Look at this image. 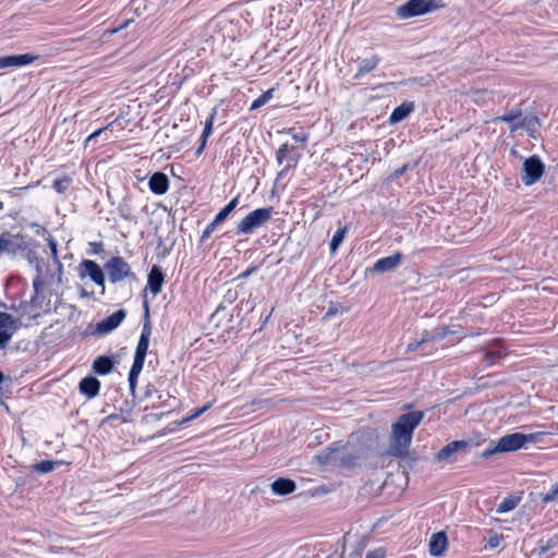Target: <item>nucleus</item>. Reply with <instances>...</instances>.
<instances>
[{
    "label": "nucleus",
    "instance_id": "nucleus-1",
    "mask_svg": "<svg viewBox=\"0 0 558 558\" xmlns=\"http://www.w3.org/2000/svg\"><path fill=\"white\" fill-rule=\"evenodd\" d=\"M424 417L422 411H413L399 416L391 426L389 453L397 458H404L409 452L414 429Z\"/></svg>",
    "mask_w": 558,
    "mask_h": 558
},
{
    "label": "nucleus",
    "instance_id": "nucleus-2",
    "mask_svg": "<svg viewBox=\"0 0 558 558\" xmlns=\"http://www.w3.org/2000/svg\"><path fill=\"white\" fill-rule=\"evenodd\" d=\"M542 435L543 433L529 435L522 433H513L505 435L504 437L499 438L497 442L493 441L490 446L482 452V457L489 458L500 452L517 451L525 447L526 444L536 442Z\"/></svg>",
    "mask_w": 558,
    "mask_h": 558
},
{
    "label": "nucleus",
    "instance_id": "nucleus-3",
    "mask_svg": "<svg viewBox=\"0 0 558 558\" xmlns=\"http://www.w3.org/2000/svg\"><path fill=\"white\" fill-rule=\"evenodd\" d=\"M151 335V327L150 325L144 324L136 349L134 354L133 364L131 366L130 373H129V385L132 392H134L137 378L144 367L145 357L147 354L148 345H149V338Z\"/></svg>",
    "mask_w": 558,
    "mask_h": 558
},
{
    "label": "nucleus",
    "instance_id": "nucleus-4",
    "mask_svg": "<svg viewBox=\"0 0 558 558\" xmlns=\"http://www.w3.org/2000/svg\"><path fill=\"white\" fill-rule=\"evenodd\" d=\"M272 207L257 208L248 213L236 226L238 234H250L265 226L272 217Z\"/></svg>",
    "mask_w": 558,
    "mask_h": 558
},
{
    "label": "nucleus",
    "instance_id": "nucleus-5",
    "mask_svg": "<svg viewBox=\"0 0 558 558\" xmlns=\"http://www.w3.org/2000/svg\"><path fill=\"white\" fill-rule=\"evenodd\" d=\"M438 8L435 0H409L397 9L400 19H410L432 12Z\"/></svg>",
    "mask_w": 558,
    "mask_h": 558
},
{
    "label": "nucleus",
    "instance_id": "nucleus-6",
    "mask_svg": "<svg viewBox=\"0 0 558 558\" xmlns=\"http://www.w3.org/2000/svg\"><path fill=\"white\" fill-rule=\"evenodd\" d=\"M105 270L107 271L110 282L117 283L124 279H135V275L131 269V266L120 256L111 257L105 264Z\"/></svg>",
    "mask_w": 558,
    "mask_h": 558
},
{
    "label": "nucleus",
    "instance_id": "nucleus-7",
    "mask_svg": "<svg viewBox=\"0 0 558 558\" xmlns=\"http://www.w3.org/2000/svg\"><path fill=\"white\" fill-rule=\"evenodd\" d=\"M317 460L322 464H339L344 468L354 466L356 463V457L341 451L338 447H328L325 451L317 456Z\"/></svg>",
    "mask_w": 558,
    "mask_h": 558
},
{
    "label": "nucleus",
    "instance_id": "nucleus-8",
    "mask_svg": "<svg viewBox=\"0 0 558 558\" xmlns=\"http://www.w3.org/2000/svg\"><path fill=\"white\" fill-rule=\"evenodd\" d=\"M544 173V165L537 156L527 158L523 163V173L521 177L525 185L536 183Z\"/></svg>",
    "mask_w": 558,
    "mask_h": 558
},
{
    "label": "nucleus",
    "instance_id": "nucleus-9",
    "mask_svg": "<svg viewBox=\"0 0 558 558\" xmlns=\"http://www.w3.org/2000/svg\"><path fill=\"white\" fill-rule=\"evenodd\" d=\"M81 274L80 276L83 277H89L90 280L102 288H105V276L102 272V269L100 266L90 259H84L80 264Z\"/></svg>",
    "mask_w": 558,
    "mask_h": 558
},
{
    "label": "nucleus",
    "instance_id": "nucleus-10",
    "mask_svg": "<svg viewBox=\"0 0 558 558\" xmlns=\"http://www.w3.org/2000/svg\"><path fill=\"white\" fill-rule=\"evenodd\" d=\"M126 316V312L124 310H118L101 322H99L96 326V333L98 335H107L118 328L121 323L124 320Z\"/></svg>",
    "mask_w": 558,
    "mask_h": 558
},
{
    "label": "nucleus",
    "instance_id": "nucleus-11",
    "mask_svg": "<svg viewBox=\"0 0 558 558\" xmlns=\"http://www.w3.org/2000/svg\"><path fill=\"white\" fill-rule=\"evenodd\" d=\"M37 59L38 56L33 53L0 57V70L9 68H21L34 62Z\"/></svg>",
    "mask_w": 558,
    "mask_h": 558
},
{
    "label": "nucleus",
    "instance_id": "nucleus-12",
    "mask_svg": "<svg viewBox=\"0 0 558 558\" xmlns=\"http://www.w3.org/2000/svg\"><path fill=\"white\" fill-rule=\"evenodd\" d=\"M469 441H465V440H453L451 442H449L448 445H446L442 449H440L436 456H435V459L436 461L438 462H446L449 460V458L459 452V451H464L469 448Z\"/></svg>",
    "mask_w": 558,
    "mask_h": 558
},
{
    "label": "nucleus",
    "instance_id": "nucleus-13",
    "mask_svg": "<svg viewBox=\"0 0 558 558\" xmlns=\"http://www.w3.org/2000/svg\"><path fill=\"white\" fill-rule=\"evenodd\" d=\"M163 281L165 275L161 267L154 265L147 277L146 290H149L153 295H157L161 292Z\"/></svg>",
    "mask_w": 558,
    "mask_h": 558
},
{
    "label": "nucleus",
    "instance_id": "nucleus-14",
    "mask_svg": "<svg viewBox=\"0 0 558 558\" xmlns=\"http://www.w3.org/2000/svg\"><path fill=\"white\" fill-rule=\"evenodd\" d=\"M401 260H402V254L399 252L395 253L390 256L383 257L374 264L373 271L379 272V274L391 271L400 265Z\"/></svg>",
    "mask_w": 558,
    "mask_h": 558
},
{
    "label": "nucleus",
    "instance_id": "nucleus-15",
    "mask_svg": "<svg viewBox=\"0 0 558 558\" xmlns=\"http://www.w3.org/2000/svg\"><path fill=\"white\" fill-rule=\"evenodd\" d=\"M149 190L156 195H163L169 190V179L163 172H155L148 181Z\"/></svg>",
    "mask_w": 558,
    "mask_h": 558
},
{
    "label": "nucleus",
    "instance_id": "nucleus-16",
    "mask_svg": "<svg viewBox=\"0 0 558 558\" xmlns=\"http://www.w3.org/2000/svg\"><path fill=\"white\" fill-rule=\"evenodd\" d=\"M414 110L412 101H405L393 109L389 117L390 124H396L407 119Z\"/></svg>",
    "mask_w": 558,
    "mask_h": 558
},
{
    "label": "nucleus",
    "instance_id": "nucleus-17",
    "mask_svg": "<svg viewBox=\"0 0 558 558\" xmlns=\"http://www.w3.org/2000/svg\"><path fill=\"white\" fill-rule=\"evenodd\" d=\"M448 546V539L444 532L436 533L429 542V553L435 557L441 556Z\"/></svg>",
    "mask_w": 558,
    "mask_h": 558
},
{
    "label": "nucleus",
    "instance_id": "nucleus-18",
    "mask_svg": "<svg viewBox=\"0 0 558 558\" xmlns=\"http://www.w3.org/2000/svg\"><path fill=\"white\" fill-rule=\"evenodd\" d=\"M100 381L95 377H85L80 381V391L88 399L95 398L99 393Z\"/></svg>",
    "mask_w": 558,
    "mask_h": 558
},
{
    "label": "nucleus",
    "instance_id": "nucleus-19",
    "mask_svg": "<svg viewBox=\"0 0 558 558\" xmlns=\"http://www.w3.org/2000/svg\"><path fill=\"white\" fill-rule=\"evenodd\" d=\"M296 489V484L290 478H278L271 484V492L278 496H286Z\"/></svg>",
    "mask_w": 558,
    "mask_h": 558
},
{
    "label": "nucleus",
    "instance_id": "nucleus-20",
    "mask_svg": "<svg viewBox=\"0 0 558 558\" xmlns=\"http://www.w3.org/2000/svg\"><path fill=\"white\" fill-rule=\"evenodd\" d=\"M379 62H380V58L376 54L372 56L371 58L362 59L359 62V68H357L356 73L354 74L353 78L360 80L365 74L374 71L377 68V65L379 64Z\"/></svg>",
    "mask_w": 558,
    "mask_h": 558
},
{
    "label": "nucleus",
    "instance_id": "nucleus-21",
    "mask_svg": "<svg viewBox=\"0 0 558 558\" xmlns=\"http://www.w3.org/2000/svg\"><path fill=\"white\" fill-rule=\"evenodd\" d=\"M539 126V120L535 116H529L522 118L518 124H513L509 126V131L511 133L517 132L520 129H525L531 135H533L534 132L537 131Z\"/></svg>",
    "mask_w": 558,
    "mask_h": 558
},
{
    "label": "nucleus",
    "instance_id": "nucleus-22",
    "mask_svg": "<svg viewBox=\"0 0 558 558\" xmlns=\"http://www.w3.org/2000/svg\"><path fill=\"white\" fill-rule=\"evenodd\" d=\"M113 368V361L109 356H98L93 363V371L98 375H108Z\"/></svg>",
    "mask_w": 558,
    "mask_h": 558
},
{
    "label": "nucleus",
    "instance_id": "nucleus-23",
    "mask_svg": "<svg viewBox=\"0 0 558 558\" xmlns=\"http://www.w3.org/2000/svg\"><path fill=\"white\" fill-rule=\"evenodd\" d=\"M557 538L551 537L548 539H541L537 544V546L531 551V556H537V558H541L542 556L548 554L550 550H553L557 546Z\"/></svg>",
    "mask_w": 558,
    "mask_h": 558
},
{
    "label": "nucleus",
    "instance_id": "nucleus-24",
    "mask_svg": "<svg viewBox=\"0 0 558 558\" xmlns=\"http://www.w3.org/2000/svg\"><path fill=\"white\" fill-rule=\"evenodd\" d=\"M451 332L452 331L449 330V327H447V326L435 328L432 331L425 330L423 332V341H427V342L439 341V340H442L444 338H446V336Z\"/></svg>",
    "mask_w": 558,
    "mask_h": 558
},
{
    "label": "nucleus",
    "instance_id": "nucleus-25",
    "mask_svg": "<svg viewBox=\"0 0 558 558\" xmlns=\"http://www.w3.org/2000/svg\"><path fill=\"white\" fill-rule=\"evenodd\" d=\"M521 109H511L505 112L502 116L496 118V121H502L510 125L518 124V122L522 119Z\"/></svg>",
    "mask_w": 558,
    "mask_h": 558
},
{
    "label": "nucleus",
    "instance_id": "nucleus-26",
    "mask_svg": "<svg viewBox=\"0 0 558 558\" xmlns=\"http://www.w3.org/2000/svg\"><path fill=\"white\" fill-rule=\"evenodd\" d=\"M292 151H293V146H291L287 143L282 144L276 151L277 162L279 165H283L284 162H288L291 158H295L294 156H291Z\"/></svg>",
    "mask_w": 558,
    "mask_h": 558
},
{
    "label": "nucleus",
    "instance_id": "nucleus-27",
    "mask_svg": "<svg viewBox=\"0 0 558 558\" xmlns=\"http://www.w3.org/2000/svg\"><path fill=\"white\" fill-rule=\"evenodd\" d=\"M238 204L239 196H235L216 215V222L222 223L227 217L236 208Z\"/></svg>",
    "mask_w": 558,
    "mask_h": 558
},
{
    "label": "nucleus",
    "instance_id": "nucleus-28",
    "mask_svg": "<svg viewBox=\"0 0 558 558\" xmlns=\"http://www.w3.org/2000/svg\"><path fill=\"white\" fill-rule=\"evenodd\" d=\"M347 226H344L343 228L341 229H338L335 234L332 235V239L330 241V252L331 253H335L338 247L341 245V243L343 242V239H344V235L347 233Z\"/></svg>",
    "mask_w": 558,
    "mask_h": 558
},
{
    "label": "nucleus",
    "instance_id": "nucleus-29",
    "mask_svg": "<svg viewBox=\"0 0 558 558\" xmlns=\"http://www.w3.org/2000/svg\"><path fill=\"white\" fill-rule=\"evenodd\" d=\"M274 90L275 88H269L266 92H264L252 102L250 109L255 110L266 105L272 98Z\"/></svg>",
    "mask_w": 558,
    "mask_h": 558
},
{
    "label": "nucleus",
    "instance_id": "nucleus-30",
    "mask_svg": "<svg viewBox=\"0 0 558 558\" xmlns=\"http://www.w3.org/2000/svg\"><path fill=\"white\" fill-rule=\"evenodd\" d=\"M14 323L15 322L10 314H8L5 312H0V331L1 330H13V332H14L16 330Z\"/></svg>",
    "mask_w": 558,
    "mask_h": 558
},
{
    "label": "nucleus",
    "instance_id": "nucleus-31",
    "mask_svg": "<svg viewBox=\"0 0 558 558\" xmlns=\"http://www.w3.org/2000/svg\"><path fill=\"white\" fill-rule=\"evenodd\" d=\"M518 505V500L514 498H505L497 507V513H506L513 510Z\"/></svg>",
    "mask_w": 558,
    "mask_h": 558
},
{
    "label": "nucleus",
    "instance_id": "nucleus-32",
    "mask_svg": "<svg viewBox=\"0 0 558 558\" xmlns=\"http://www.w3.org/2000/svg\"><path fill=\"white\" fill-rule=\"evenodd\" d=\"M541 501L544 505L550 502H558V484L551 486L550 490L541 496Z\"/></svg>",
    "mask_w": 558,
    "mask_h": 558
},
{
    "label": "nucleus",
    "instance_id": "nucleus-33",
    "mask_svg": "<svg viewBox=\"0 0 558 558\" xmlns=\"http://www.w3.org/2000/svg\"><path fill=\"white\" fill-rule=\"evenodd\" d=\"M57 462L50 461V460H44L39 463L34 464L33 469L40 473H49L54 469V465Z\"/></svg>",
    "mask_w": 558,
    "mask_h": 558
},
{
    "label": "nucleus",
    "instance_id": "nucleus-34",
    "mask_svg": "<svg viewBox=\"0 0 558 558\" xmlns=\"http://www.w3.org/2000/svg\"><path fill=\"white\" fill-rule=\"evenodd\" d=\"M504 541V536L497 533H490V535L487 538V543L485 545V548L488 549H495L500 546V544Z\"/></svg>",
    "mask_w": 558,
    "mask_h": 558
},
{
    "label": "nucleus",
    "instance_id": "nucleus-35",
    "mask_svg": "<svg viewBox=\"0 0 558 558\" xmlns=\"http://www.w3.org/2000/svg\"><path fill=\"white\" fill-rule=\"evenodd\" d=\"M215 116H216V110L214 109L211 111L210 116L208 117V119L205 122L203 134L201 136V137H204V140H207L211 135V133H213V125H214V121H215Z\"/></svg>",
    "mask_w": 558,
    "mask_h": 558
},
{
    "label": "nucleus",
    "instance_id": "nucleus-36",
    "mask_svg": "<svg viewBox=\"0 0 558 558\" xmlns=\"http://www.w3.org/2000/svg\"><path fill=\"white\" fill-rule=\"evenodd\" d=\"M13 247V242L9 235H0V254L3 252H10Z\"/></svg>",
    "mask_w": 558,
    "mask_h": 558
},
{
    "label": "nucleus",
    "instance_id": "nucleus-37",
    "mask_svg": "<svg viewBox=\"0 0 558 558\" xmlns=\"http://www.w3.org/2000/svg\"><path fill=\"white\" fill-rule=\"evenodd\" d=\"M504 356L501 351H489L485 354V362L488 365L496 364Z\"/></svg>",
    "mask_w": 558,
    "mask_h": 558
},
{
    "label": "nucleus",
    "instance_id": "nucleus-38",
    "mask_svg": "<svg viewBox=\"0 0 558 558\" xmlns=\"http://www.w3.org/2000/svg\"><path fill=\"white\" fill-rule=\"evenodd\" d=\"M13 330H1L0 331V350H3L13 337Z\"/></svg>",
    "mask_w": 558,
    "mask_h": 558
},
{
    "label": "nucleus",
    "instance_id": "nucleus-39",
    "mask_svg": "<svg viewBox=\"0 0 558 558\" xmlns=\"http://www.w3.org/2000/svg\"><path fill=\"white\" fill-rule=\"evenodd\" d=\"M219 225L220 223L216 222V219L214 218V220L210 223H208L204 229L201 240L205 241L206 239H208Z\"/></svg>",
    "mask_w": 558,
    "mask_h": 558
},
{
    "label": "nucleus",
    "instance_id": "nucleus-40",
    "mask_svg": "<svg viewBox=\"0 0 558 558\" xmlns=\"http://www.w3.org/2000/svg\"><path fill=\"white\" fill-rule=\"evenodd\" d=\"M209 408H210V403H207L202 408L192 410L190 415L187 416L186 421H191V420L198 417L199 415L205 413Z\"/></svg>",
    "mask_w": 558,
    "mask_h": 558
},
{
    "label": "nucleus",
    "instance_id": "nucleus-41",
    "mask_svg": "<svg viewBox=\"0 0 558 558\" xmlns=\"http://www.w3.org/2000/svg\"><path fill=\"white\" fill-rule=\"evenodd\" d=\"M43 286H44V282L43 280L40 279L39 276H37L34 281H33V287H34V291H35V296L32 298V303H35L39 292L41 291L43 289Z\"/></svg>",
    "mask_w": 558,
    "mask_h": 558
},
{
    "label": "nucleus",
    "instance_id": "nucleus-42",
    "mask_svg": "<svg viewBox=\"0 0 558 558\" xmlns=\"http://www.w3.org/2000/svg\"><path fill=\"white\" fill-rule=\"evenodd\" d=\"M69 185V180L68 179H64V180H56L53 182V189L58 192V193H63L66 187Z\"/></svg>",
    "mask_w": 558,
    "mask_h": 558
},
{
    "label": "nucleus",
    "instance_id": "nucleus-43",
    "mask_svg": "<svg viewBox=\"0 0 558 558\" xmlns=\"http://www.w3.org/2000/svg\"><path fill=\"white\" fill-rule=\"evenodd\" d=\"M48 245H49V248H50L51 257L54 260H58V243H57V241L53 238L50 236L48 239Z\"/></svg>",
    "mask_w": 558,
    "mask_h": 558
},
{
    "label": "nucleus",
    "instance_id": "nucleus-44",
    "mask_svg": "<svg viewBox=\"0 0 558 558\" xmlns=\"http://www.w3.org/2000/svg\"><path fill=\"white\" fill-rule=\"evenodd\" d=\"M298 159H299V158H291V159L286 163V166L283 167V169H282L281 171H279V173H278V179L282 178L289 169H291V168L295 167V166H296V162H298Z\"/></svg>",
    "mask_w": 558,
    "mask_h": 558
},
{
    "label": "nucleus",
    "instance_id": "nucleus-45",
    "mask_svg": "<svg viewBox=\"0 0 558 558\" xmlns=\"http://www.w3.org/2000/svg\"><path fill=\"white\" fill-rule=\"evenodd\" d=\"M386 553L383 548H376L367 553L366 558H385Z\"/></svg>",
    "mask_w": 558,
    "mask_h": 558
},
{
    "label": "nucleus",
    "instance_id": "nucleus-46",
    "mask_svg": "<svg viewBox=\"0 0 558 558\" xmlns=\"http://www.w3.org/2000/svg\"><path fill=\"white\" fill-rule=\"evenodd\" d=\"M424 343H427V341H423V336H422L420 340H415V341H413V342L409 343V344H408L407 350H408L409 352H411V351H415V350H417L421 345H423Z\"/></svg>",
    "mask_w": 558,
    "mask_h": 558
},
{
    "label": "nucleus",
    "instance_id": "nucleus-47",
    "mask_svg": "<svg viewBox=\"0 0 558 558\" xmlns=\"http://www.w3.org/2000/svg\"><path fill=\"white\" fill-rule=\"evenodd\" d=\"M292 138L295 143L304 144L307 141V135L304 133H293Z\"/></svg>",
    "mask_w": 558,
    "mask_h": 558
},
{
    "label": "nucleus",
    "instance_id": "nucleus-48",
    "mask_svg": "<svg viewBox=\"0 0 558 558\" xmlns=\"http://www.w3.org/2000/svg\"><path fill=\"white\" fill-rule=\"evenodd\" d=\"M111 124L107 125L106 128H101L93 132L87 138L86 142H90L94 138L98 137L102 132H105Z\"/></svg>",
    "mask_w": 558,
    "mask_h": 558
},
{
    "label": "nucleus",
    "instance_id": "nucleus-49",
    "mask_svg": "<svg viewBox=\"0 0 558 558\" xmlns=\"http://www.w3.org/2000/svg\"><path fill=\"white\" fill-rule=\"evenodd\" d=\"M90 246H93V253L99 254L102 252V243L101 242H92Z\"/></svg>",
    "mask_w": 558,
    "mask_h": 558
},
{
    "label": "nucleus",
    "instance_id": "nucleus-50",
    "mask_svg": "<svg viewBox=\"0 0 558 558\" xmlns=\"http://www.w3.org/2000/svg\"><path fill=\"white\" fill-rule=\"evenodd\" d=\"M206 143H207V140H204V137H201V143H199V146H198V148L196 150L197 155H201L203 153V150L206 147Z\"/></svg>",
    "mask_w": 558,
    "mask_h": 558
},
{
    "label": "nucleus",
    "instance_id": "nucleus-51",
    "mask_svg": "<svg viewBox=\"0 0 558 558\" xmlns=\"http://www.w3.org/2000/svg\"><path fill=\"white\" fill-rule=\"evenodd\" d=\"M338 313V310L333 306L329 307L325 314V318L331 317Z\"/></svg>",
    "mask_w": 558,
    "mask_h": 558
},
{
    "label": "nucleus",
    "instance_id": "nucleus-52",
    "mask_svg": "<svg viewBox=\"0 0 558 558\" xmlns=\"http://www.w3.org/2000/svg\"><path fill=\"white\" fill-rule=\"evenodd\" d=\"M252 271H253V269H247V270H246V271H244L241 276H242V277H247Z\"/></svg>",
    "mask_w": 558,
    "mask_h": 558
},
{
    "label": "nucleus",
    "instance_id": "nucleus-53",
    "mask_svg": "<svg viewBox=\"0 0 558 558\" xmlns=\"http://www.w3.org/2000/svg\"><path fill=\"white\" fill-rule=\"evenodd\" d=\"M144 307H145L146 314H148V302L147 301H144Z\"/></svg>",
    "mask_w": 558,
    "mask_h": 558
},
{
    "label": "nucleus",
    "instance_id": "nucleus-54",
    "mask_svg": "<svg viewBox=\"0 0 558 558\" xmlns=\"http://www.w3.org/2000/svg\"><path fill=\"white\" fill-rule=\"evenodd\" d=\"M118 417V415H114V414H111L107 417V420H116Z\"/></svg>",
    "mask_w": 558,
    "mask_h": 558
}]
</instances>
